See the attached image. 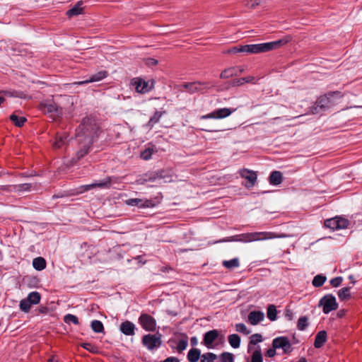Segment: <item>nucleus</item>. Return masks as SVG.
I'll return each instance as SVG.
<instances>
[{"label":"nucleus","instance_id":"nucleus-1","mask_svg":"<svg viewBox=\"0 0 362 362\" xmlns=\"http://www.w3.org/2000/svg\"><path fill=\"white\" fill-rule=\"evenodd\" d=\"M344 95L338 90L329 91L317 98L314 105L310 107V112L315 115L325 112L336 105Z\"/></svg>","mask_w":362,"mask_h":362},{"label":"nucleus","instance_id":"nucleus-2","mask_svg":"<svg viewBox=\"0 0 362 362\" xmlns=\"http://www.w3.org/2000/svg\"><path fill=\"white\" fill-rule=\"evenodd\" d=\"M99 126L95 119L91 117H86L82 119L81 124L76 129V140L81 141L82 139H93L98 136Z\"/></svg>","mask_w":362,"mask_h":362},{"label":"nucleus","instance_id":"nucleus-3","mask_svg":"<svg viewBox=\"0 0 362 362\" xmlns=\"http://www.w3.org/2000/svg\"><path fill=\"white\" fill-rule=\"evenodd\" d=\"M285 237H286V235H277L273 232H253L242 233L237 235L235 236H233L231 237V239L230 240L247 243L255 241H262L269 239L280 238Z\"/></svg>","mask_w":362,"mask_h":362},{"label":"nucleus","instance_id":"nucleus-4","mask_svg":"<svg viewBox=\"0 0 362 362\" xmlns=\"http://www.w3.org/2000/svg\"><path fill=\"white\" fill-rule=\"evenodd\" d=\"M291 40L290 36H287L285 38L265 43L254 44V45H244L245 52L250 54H259L262 52H267L273 49H275Z\"/></svg>","mask_w":362,"mask_h":362},{"label":"nucleus","instance_id":"nucleus-5","mask_svg":"<svg viewBox=\"0 0 362 362\" xmlns=\"http://www.w3.org/2000/svg\"><path fill=\"white\" fill-rule=\"evenodd\" d=\"M40 109L45 114H50V116L54 119L60 117L62 114V109L52 100L45 101L40 104Z\"/></svg>","mask_w":362,"mask_h":362},{"label":"nucleus","instance_id":"nucleus-6","mask_svg":"<svg viewBox=\"0 0 362 362\" xmlns=\"http://www.w3.org/2000/svg\"><path fill=\"white\" fill-rule=\"evenodd\" d=\"M142 344L148 350L158 349L161 346V334L157 333L156 334H148L142 337Z\"/></svg>","mask_w":362,"mask_h":362},{"label":"nucleus","instance_id":"nucleus-7","mask_svg":"<svg viewBox=\"0 0 362 362\" xmlns=\"http://www.w3.org/2000/svg\"><path fill=\"white\" fill-rule=\"evenodd\" d=\"M235 111V109L233 108H219L214 110L213 112L202 115L200 117L201 119H221L230 116L233 112Z\"/></svg>","mask_w":362,"mask_h":362},{"label":"nucleus","instance_id":"nucleus-8","mask_svg":"<svg viewBox=\"0 0 362 362\" xmlns=\"http://www.w3.org/2000/svg\"><path fill=\"white\" fill-rule=\"evenodd\" d=\"M320 305L323 306V312L327 314L338 308V303L336 301L335 297L332 294H328L322 298L320 300Z\"/></svg>","mask_w":362,"mask_h":362},{"label":"nucleus","instance_id":"nucleus-9","mask_svg":"<svg viewBox=\"0 0 362 362\" xmlns=\"http://www.w3.org/2000/svg\"><path fill=\"white\" fill-rule=\"evenodd\" d=\"M139 322L146 331L153 332L156 329V321L148 314H141L139 318Z\"/></svg>","mask_w":362,"mask_h":362},{"label":"nucleus","instance_id":"nucleus-10","mask_svg":"<svg viewBox=\"0 0 362 362\" xmlns=\"http://www.w3.org/2000/svg\"><path fill=\"white\" fill-rule=\"evenodd\" d=\"M272 346L274 349H282L284 354H289L292 351L289 339L286 337H279L273 339Z\"/></svg>","mask_w":362,"mask_h":362},{"label":"nucleus","instance_id":"nucleus-11","mask_svg":"<svg viewBox=\"0 0 362 362\" xmlns=\"http://www.w3.org/2000/svg\"><path fill=\"white\" fill-rule=\"evenodd\" d=\"M93 141H91V139L88 138L87 139H82L81 141H78L79 149H78L76 153L77 160L83 158L86 155H87L89 153Z\"/></svg>","mask_w":362,"mask_h":362},{"label":"nucleus","instance_id":"nucleus-12","mask_svg":"<svg viewBox=\"0 0 362 362\" xmlns=\"http://www.w3.org/2000/svg\"><path fill=\"white\" fill-rule=\"evenodd\" d=\"M239 174L241 177L247 180L248 183L245 185L247 187H252L255 185L257 179L256 172L244 168L239 170Z\"/></svg>","mask_w":362,"mask_h":362},{"label":"nucleus","instance_id":"nucleus-13","mask_svg":"<svg viewBox=\"0 0 362 362\" xmlns=\"http://www.w3.org/2000/svg\"><path fill=\"white\" fill-rule=\"evenodd\" d=\"M219 331L217 329H212L206 332L204 335L202 344L208 349L214 348V342L218 338Z\"/></svg>","mask_w":362,"mask_h":362},{"label":"nucleus","instance_id":"nucleus-14","mask_svg":"<svg viewBox=\"0 0 362 362\" xmlns=\"http://www.w3.org/2000/svg\"><path fill=\"white\" fill-rule=\"evenodd\" d=\"M131 85L134 87L136 91L139 93H148L151 89L148 82L140 78H133L131 81Z\"/></svg>","mask_w":362,"mask_h":362},{"label":"nucleus","instance_id":"nucleus-15","mask_svg":"<svg viewBox=\"0 0 362 362\" xmlns=\"http://www.w3.org/2000/svg\"><path fill=\"white\" fill-rule=\"evenodd\" d=\"M181 86L183 87L188 93L191 94L202 91L204 88H206L205 83L199 81L185 83L182 84Z\"/></svg>","mask_w":362,"mask_h":362},{"label":"nucleus","instance_id":"nucleus-16","mask_svg":"<svg viewBox=\"0 0 362 362\" xmlns=\"http://www.w3.org/2000/svg\"><path fill=\"white\" fill-rule=\"evenodd\" d=\"M107 75L108 74L106 71H100L98 73L92 75L89 78L84 81L74 82L72 85H83L88 83L99 81L106 78Z\"/></svg>","mask_w":362,"mask_h":362},{"label":"nucleus","instance_id":"nucleus-17","mask_svg":"<svg viewBox=\"0 0 362 362\" xmlns=\"http://www.w3.org/2000/svg\"><path fill=\"white\" fill-rule=\"evenodd\" d=\"M110 185H111V177H107L100 182L81 186V190L80 191V193L90 190L95 187H100V188L109 187L110 186Z\"/></svg>","mask_w":362,"mask_h":362},{"label":"nucleus","instance_id":"nucleus-18","mask_svg":"<svg viewBox=\"0 0 362 362\" xmlns=\"http://www.w3.org/2000/svg\"><path fill=\"white\" fill-rule=\"evenodd\" d=\"M125 204L129 206H135L139 208H148L152 206L151 200L138 198L127 199Z\"/></svg>","mask_w":362,"mask_h":362},{"label":"nucleus","instance_id":"nucleus-19","mask_svg":"<svg viewBox=\"0 0 362 362\" xmlns=\"http://www.w3.org/2000/svg\"><path fill=\"white\" fill-rule=\"evenodd\" d=\"M163 177L162 172H152L148 174H146L144 177L138 179L136 182L139 185H144L147 182H153L157 179H161Z\"/></svg>","mask_w":362,"mask_h":362},{"label":"nucleus","instance_id":"nucleus-20","mask_svg":"<svg viewBox=\"0 0 362 362\" xmlns=\"http://www.w3.org/2000/svg\"><path fill=\"white\" fill-rule=\"evenodd\" d=\"M264 315L261 311H252L248 315V322L255 325L262 322L264 320Z\"/></svg>","mask_w":362,"mask_h":362},{"label":"nucleus","instance_id":"nucleus-21","mask_svg":"<svg viewBox=\"0 0 362 362\" xmlns=\"http://www.w3.org/2000/svg\"><path fill=\"white\" fill-rule=\"evenodd\" d=\"M327 334L326 331H320L315 336L314 346L316 349L321 348L324 344L327 341Z\"/></svg>","mask_w":362,"mask_h":362},{"label":"nucleus","instance_id":"nucleus-22","mask_svg":"<svg viewBox=\"0 0 362 362\" xmlns=\"http://www.w3.org/2000/svg\"><path fill=\"white\" fill-rule=\"evenodd\" d=\"M135 325L130 321H125L120 325V331L125 335L134 334Z\"/></svg>","mask_w":362,"mask_h":362},{"label":"nucleus","instance_id":"nucleus-23","mask_svg":"<svg viewBox=\"0 0 362 362\" xmlns=\"http://www.w3.org/2000/svg\"><path fill=\"white\" fill-rule=\"evenodd\" d=\"M83 1H78L74 7L66 11V16L69 18H71L75 16H78L81 14L83 11V8L82 7Z\"/></svg>","mask_w":362,"mask_h":362},{"label":"nucleus","instance_id":"nucleus-24","mask_svg":"<svg viewBox=\"0 0 362 362\" xmlns=\"http://www.w3.org/2000/svg\"><path fill=\"white\" fill-rule=\"evenodd\" d=\"M165 113L166 112L165 110L156 111L154 115L151 117L150 119L146 124V127L151 129L156 124L159 122L160 117Z\"/></svg>","mask_w":362,"mask_h":362},{"label":"nucleus","instance_id":"nucleus-25","mask_svg":"<svg viewBox=\"0 0 362 362\" xmlns=\"http://www.w3.org/2000/svg\"><path fill=\"white\" fill-rule=\"evenodd\" d=\"M269 181L273 185H280L283 181L281 173L277 170L273 171L269 175Z\"/></svg>","mask_w":362,"mask_h":362},{"label":"nucleus","instance_id":"nucleus-26","mask_svg":"<svg viewBox=\"0 0 362 362\" xmlns=\"http://www.w3.org/2000/svg\"><path fill=\"white\" fill-rule=\"evenodd\" d=\"M201 351L196 348L191 349L187 354V360L189 362H197L201 358Z\"/></svg>","mask_w":362,"mask_h":362},{"label":"nucleus","instance_id":"nucleus-27","mask_svg":"<svg viewBox=\"0 0 362 362\" xmlns=\"http://www.w3.org/2000/svg\"><path fill=\"white\" fill-rule=\"evenodd\" d=\"M66 140L67 135L65 133L62 134H58L56 137L55 141L53 144L54 148H62L66 143Z\"/></svg>","mask_w":362,"mask_h":362},{"label":"nucleus","instance_id":"nucleus-28","mask_svg":"<svg viewBox=\"0 0 362 362\" xmlns=\"http://www.w3.org/2000/svg\"><path fill=\"white\" fill-rule=\"evenodd\" d=\"M33 266L36 270L41 271L46 267V261L43 257H36L33 261Z\"/></svg>","mask_w":362,"mask_h":362},{"label":"nucleus","instance_id":"nucleus-29","mask_svg":"<svg viewBox=\"0 0 362 362\" xmlns=\"http://www.w3.org/2000/svg\"><path fill=\"white\" fill-rule=\"evenodd\" d=\"M228 342H229L230 345L233 348L237 349V348L240 347V337L238 334H230L228 336Z\"/></svg>","mask_w":362,"mask_h":362},{"label":"nucleus","instance_id":"nucleus-30","mask_svg":"<svg viewBox=\"0 0 362 362\" xmlns=\"http://www.w3.org/2000/svg\"><path fill=\"white\" fill-rule=\"evenodd\" d=\"M10 119L15 124L16 126L18 127H22L27 120L25 117H19L14 113L10 116Z\"/></svg>","mask_w":362,"mask_h":362},{"label":"nucleus","instance_id":"nucleus-31","mask_svg":"<svg viewBox=\"0 0 362 362\" xmlns=\"http://www.w3.org/2000/svg\"><path fill=\"white\" fill-rule=\"evenodd\" d=\"M223 265L229 269L238 267L240 266L239 259L233 258L230 260H224L223 262Z\"/></svg>","mask_w":362,"mask_h":362},{"label":"nucleus","instance_id":"nucleus-32","mask_svg":"<svg viewBox=\"0 0 362 362\" xmlns=\"http://www.w3.org/2000/svg\"><path fill=\"white\" fill-rule=\"evenodd\" d=\"M245 83H256L255 78L254 76H247V77L238 78L234 81L233 85L241 86V85L244 84Z\"/></svg>","mask_w":362,"mask_h":362},{"label":"nucleus","instance_id":"nucleus-33","mask_svg":"<svg viewBox=\"0 0 362 362\" xmlns=\"http://www.w3.org/2000/svg\"><path fill=\"white\" fill-rule=\"evenodd\" d=\"M40 294L37 291H33L28 294L26 299L30 303L31 305H36L40 302Z\"/></svg>","mask_w":362,"mask_h":362},{"label":"nucleus","instance_id":"nucleus-34","mask_svg":"<svg viewBox=\"0 0 362 362\" xmlns=\"http://www.w3.org/2000/svg\"><path fill=\"white\" fill-rule=\"evenodd\" d=\"M91 328L93 331L95 333H103L104 332V326L103 324L100 320H93L91 322Z\"/></svg>","mask_w":362,"mask_h":362},{"label":"nucleus","instance_id":"nucleus-35","mask_svg":"<svg viewBox=\"0 0 362 362\" xmlns=\"http://www.w3.org/2000/svg\"><path fill=\"white\" fill-rule=\"evenodd\" d=\"M338 297L341 300H344L350 298L351 293H350V288L349 287H344L339 290L338 293Z\"/></svg>","mask_w":362,"mask_h":362},{"label":"nucleus","instance_id":"nucleus-36","mask_svg":"<svg viewBox=\"0 0 362 362\" xmlns=\"http://www.w3.org/2000/svg\"><path fill=\"white\" fill-rule=\"evenodd\" d=\"M240 52H245L244 45L235 46L223 52V54H236Z\"/></svg>","mask_w":362,"mask_h":362},{"label":"nucleus","instance_id":"nucleus-37","mask_svg":"<svg viewBox=\"0 0 362 362\" xmlns=\"http://www.w3.org/2000/svg\"><path fill=\"white\" fill-rule=\"evenodd\" d=\"M217 356L215 354L208 352L202 354L200 362H214Z\"/></svg>","mask_w":362,"mask_h":362},{"label":"nucleus","instance_id":"nucleus-38","mask_svg":"<svg viewBox=\"0 0 362 362\" xmlns=\"http://www.w3.org/2000/svg\"><path fill=\"white\" fill-rule=\"evenodd\" d=\"M277 310L274 305H269L267 308V317L274 321L276 319Z\"/></svg>","mask_w":362,"mask_h":362},{"label":"nucleus","instance_id":"nucleus-39","mask_svg":"<svg viewBox=\"0 0 362 362\" xmlns=\"http://www.w3.org/2000/svg\"><path fill=\"white\" fill-rule=\"evenodd\" d=\"M326 279H327L326 276H322L320 274L317 275L314 277V279L313 280V285L315 287H320L324 284Z\"/></svg>","mask_w":362,"mask_h":362},{"label":"nucleus","instance_id":"nucleus-40","mask_svg":"<svg viewBox=\"0 0 362 362\" xmlns=\"http://www.w3.org/2000/svg\"><path fill=\"white\" fill-rule=\"evenodd\" d=\"M308 326V318L306 316L300 317L298 319L297 327L299 330H305Z\"/></svg>","mask_w":362,"mask_h":362},{"label":"nucleus","instance_id":"nucleus-41","mask_svg":"<svg viewBox=\"0 0 362 362\" xmlns=\"http://www.w3.org/2000/svg\"><path fill=\"white\" fill-rule=\"evenodd\" d=\"M32 187L31 184L24 183L13 186V191L14 192H23L29 191Z\"/></svg>","mask_w":362,"mask_h":362},{"label":"nucleus","instance_id":"nucleus-42","mask_svg":"<svg viewBox=\"0 0 362 362\" xmlns=\"http://www.w3.org/2000/svg\"><path fill=\"white\" fill-rule=\"evenodd\" d=\"M81 346L92 354L99 353L98 348L96 346L93 345L90 343H83L81 344Z\"/></svg>","mask_w":362,"mask_h":362},{"label":"nucleus","instance_id":"nucleus-43","mask_svg":"<svg viewBox=\"0 0 362 362\" xmlns=\"http://www.w3.org/2000/svg\"><path fill=\"white\" fill-rule=\"evenodd\" d=\"M262 361H263L262 354L260 349L259 348L258 349L255 350L253 352L250 362H262Z\"/></svg>","mask_w":362,"mask_h":362},{"label":"nucleus","instance_id":"nucleus-44","mask_svg":"<svg viewBox=\"0 0 362 362\" xmlns=\"http://www.w3.org/2000/svg\"><path fill=\"white\" fill-rule=\"evenodd\" d=\"M337 221H336V218H332L327 219L325 221V226L327 228H331L332 230H338V226L337 224Z\"/></svg>","mask_w":362,"mask_h":362},{"label":"nucleus","instance_id":"nucleus-45","mask_svg":"<svg viewBox=\"0 0 362 362\" xmlns=\"http://www.w3.org/2000/svg\"><path fill=\"white\" fill-rule=\"evenodd\" d=\"M221 362H233V354L229 352H223L220 355Z\"/></svg>","mask_w":362,"mask_h":362},{"label":"nucleus","instance_id":"nucleus-46","mask_svg":"<svg viewBox=\"0 0 362 362\" xmlns=\"http://www.w3.org/2000/svg\"><path fill=\"white\" fill-rule=\"evenodd\" d=\"M19 306L22 311L28 313L30 310L31 304L27 299H23L20 301Z\"/></svg>","mask_w":362,"mask_h":362},{"label":"nucleus","instance_id":"nucleus-47","mask_svg":"<svg viewBox=\"0 0 362 362\" xmlns=\"http://www.w3.org/2000/svg\"><path fill=\"white\" fill-rule=\"evenodd\" d=\"M235 69L232 67L228 68L223 71L220 75L221 78H229L233 76H235V73H234Z\"/></svg>","mask_w":362,"mask_h":362},{"label":"nucleus","instance_id":"nucleus-48","mask_svg":"<svg viewBox=\"0 0 362 362\" xmlns=\"http://www.w3.org/2000/svg\"><path fill=\"white\" fill-rule=\"evenodd\" d=\"M336 221H337V224L338 226V229L346 228L349 224V222L346 218H342L339 217H335Z\"/></svg>","mask_w":362,"mask_h":362},{"label":"nucleus","instance_id":"nucleus-49","mask_svg":"<svg viewBox=\"0 0 362 362\" xmlns=\"http://www.w3.org/2000/svg\"><path fill=\"white\" fill-rule=\"evenodd\" d=\"M263 337L260 334H254L250 337V344L255 345L262 341Z\"/></svg>","mask_w":362,"mask_h":362},{"label":"nucleus","instance_id":"nucleus-50","mask_svg":"<svg viewBox=\"0 0 362 362\" xmlns=\"http://www.w3.org/2000/svg\"><path fill=\"white\" fill-rule=\"evenodd\" d=\"M64 320L66 323L72 322L74 325H78L79 323L78 317L71 314H67L66 315H65Z\"/></svg>","mask_w":362,"mask_h":362},{"label":"nucleus","instance_id":"nucleus-51","mask_svg":"<svg viewBox=\"0 0 362 362\" xmlns=\"http://www.w3.org/2000/svg\"><path fill=\"white\" fill-rule=\"evenodd\" d=\"M235 330L238 332L243 333L244 334H249L250 333V331H249L243 323H238L235 325Z\"/></svg>","mask_w":362,"mask_h":362},{"label":"nucleus","instance_id":"nucleus-52","mask_svg":"<svg viewBox=\"0 0 362 362\" xmlns=\"http://www.w3.org/2000/svg\"><path fill=\"white\" fill-rule=\"evenodd\" d=\"M153 152V149H151V148L145 149L144 151H142L141 153V158L145 160H149L151 158Z\"/></svg>","mask_w":362,"mask_h":362},{"label":"nucleus","instance_id":"nucleus-53","mask_svg":"<svg viewBox=\"0 0 362 362\" xmlns=\"http://www.w3.org/2000/svg\"><path fill=\"white\" fill-rule=\"evenodd\" d=\"M187 346V341L185 339H181L178 341L177 345V350L179 353L186 349Z\"/></svg>","mask_w":362,"mask_h":362},{"label":"nucleus","instance_id":"nucleus-54","mask_svg":"<svg viewBox=\"0 0 362 362\" xmlns=\"http://www.w3.org/2000/svg\"><path fill=\"white\" fill-rule=\"evenodd\" d=\"M342 281L343 278L341 276H337L332 279L329 283L333 287H338L341 285Z\"/></svg>","mask_w":362,"mask_h":362},{"label":"nucleus","instance_id":"nucleus-55","mask_svg":"<svg viewBox=\"0 0 362 362\" xmlns=\"http://www.w3.org/2000/svg\"><path fill=\"white\" fill-rule=\"evenodd\" d=\"M0 93H3L5 96H8V97H20V98L23 97L21 95V94H19L18 93H17L16 91L2 90V91H0Z\"/></svg>","mask_w":362,"mask_h":362},{"label":"nucleus","instance_id":"nucleus-56","mask_svg":"<svg viewBox=\"0 0 362 362\" xmlns=\"http://www.w3.org/2000/svg\"><path fill=\"white\" fill-rule=\"evenodd\" d=\"M158 64V60L153 59V58H147L146 59V64L149 66H155Z\"/></svg>","mask_w":362,"mask_h":362},{"label":"nucleus","instance_id":"nucleus-57","mask_svg":"<svg viewBox=\"0 0 362 362\" xmlns=\"http://www.w3.org/2000/svg\"><path fill=\"white\" fill-rule=\"evenodd\" d=\"M276 349H274V347L272 346V348L269 349L267 351V352H266L265 355H266L267 356H268V357L272 358V357H274V356L276 355Z\"/></svg>","mask_w":362,"mask_h":362},{"label":"nucleus","instance_id":"nucleus-58","mask_svg":"<svg viewBox=\"0 0 362 362\" xmlns=\"http://www.w3.org/2000/svg\"><path fill=\"white\" fill-rule=\"evenodd\" d=\"M162 362H180L177 357L170 356L163 361Z\"/></svg>","mask_w":362,"mask_h":362},{"label":"nucleus","instance_id":"nucleus-59","mask_svg":"<svg viewBox=\"0 0 362 362\" xmlns=\"http://www.w3.org/2000/svg\"><path fill=\"white\" fill-rule=\"evenodd\" d=\"M232 68L233 69H235V71H234V73H235V76H239L243 71V69H242L240 66H234Z\"/></svg>","mask_w":362,"mask_h":362},{"label":"nucleus","instance_id":"nucleus-60","mask_svg":"<svg viewBox=\"0 0 362 362\" xmlns=\"http://www.w3.org/2000/svg\"><path fill=\"white\" fill-rule=\"evenodd\" d=\"M250 1L252 2L251 8H254L255 6H258L260 2L259 0H250Z\"/></svg>","mask_w":362,"mask_h":362},{"label":"nucleus","instance_id":"nucleus-61","mask_svg":"<svg viewBox=\"0 0 362 362\" xmlns=\"http://www.w3.org/2000/svg\"><path fill=\"white\" fill-rule=\"evenodd\" d=\"M39 311L41 313H47L48 311H49V309L47 307H41V308H39Z\"/></svg>","mask_w":362,"mask_h":362},{"label":"nucleus","instance_id":"nucleus-62","mask_svg":"<svg viewBox=\"0 0 362 362\" xmlns=\"http://www.w3.org/2000/svg\"><path fill=\"white\" fill-rule=\"evenodd\" d=\"M190 342L192 346H196L197 344V339L195 337H193L190 339Z\"/></svg>","mask_w":362,"mask_h":362},{"label":"nucleus","instance_id":"nucleus-63","mask_svg":"<svg viewBox=\"0 0 362 362\" xmlns=\"http://www.w3.org/2000/svg\"><path fill=\"white\" fill-rule=\"evenodd\" d=\"M47 362H59V360L54 356H52L48 359Z\"/></svg>","mask_w":362,"mask_h":362},{"label":"nucleus","instance_id":"nucleus-64","mask_svg":"<svg viewBox=\"0 0 362 362\" xmlns=\"http://www.w3.org/2000/svg\"><path fill=\"white\" fill-rule=\"evenodd\" d=\"M286 317L288 318V320L292 319V313L290 310H286Z\"/></svg>","mask_w":362,"mask_h":362}]
</instances>
